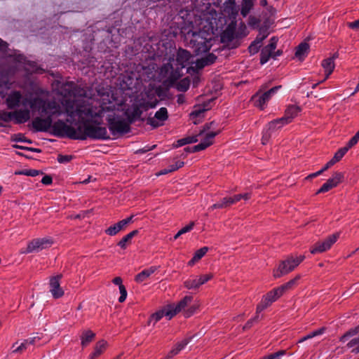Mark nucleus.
I'll return each instance as SVG.
<instances>
[{
  "mask_svg": "<svg viewBox=\"0 0 359 359\" xmlns=\"http://www.w3.org/2000/svg\"><path fill=\"white\" fill-rule=\"evenodd\" d=\"M309 50V45L306 42L301 43L297 48L295 52V57L299 60H303L307 55Z\"/></svg>",
  "mask_w": 359,
  "mask_h": 359,
  "instance_id": "a878e982",
  "label": "nucleus"
},
{
  "mask_svg": "<svg viewBox=\"0 0 359 359\" xmlns=\"http://www.w3.org/2000/svg\"><path fill=\"white\" fill-rule=\"evenodd\" d=\"M348 348H353L352 352L354 353H359V337L351 339L348 344Z\"/></svg>",
  "mask_w": 359,
  "mask_h": 359,
  "instance_id": "37998d69",
  "label": "nucleus"
},
{
  "mask_svg": "<svg viewBox=\"0 0 359 359\" xmlns=\"http://www.w3.org/2000/svg\"><path fill=\"white\" fill-rule=\"evenodd\" d=\"M301 111L302 109L298 106L289 105L285 109L284 116L280 118V121L286 122L288 124L292 122Z\"/></svg>",
  "mask_w": 359,
  "mask_h": 359,
  "instance_id": "5701e85b",
  "label": "nucleus"
},
{
  "mask_svg": "<svg viewBox=\"0 0 359 359\" xmlns=\"http://www.w3.org/2000/svg\"><path fill=\"white\" fill-rule=\"evenodd\" d=\"M305 257L304 255H300L296 258H294L292 257V262H294V265L297 266L304 259Z\"/></svg>",
  "mask_w": 359,
  "mask_h": 359,
  "instance_id": "338daca9",
  "label": "nucleus"
},
{
  "mask_svg": "<svg viewBox=\"0 0 359 359\" xmlns=\"http://www.w3.org/2000/svg\"><path fill=\"white\" fill-rule=\"evenodd\" d=\"M190 78H191V83H192L191 87L193 88H197L198 87V82L200 81V78H199L198 74H196L194 76H191Z\"/></svg>",
  "mask_w": 359,
  "mask_h": 359,
  "instance_id": "4d7b16f0",
  "label": "nucleus"
},
{
  "mask_svg": "<svg viewBox=\"0 0 359 359\" xmlns=\"http://www.w3.org/2000/svg\"><path fill=\"white\" fill-rule=\"evenodd\" d=\"M28 347V345L26 344L25 341H23L20 344L17 346V348L13 350V353H22L25 350H26Z\"/></svg>",
  "mask_w": 359,
  "mask_h": 359,
  "instance_id": "603ef678",
  "label": "nucleus"
},
{
  "mask_svg": "<svg viewBox=\"0 0 359 359\" xmlns=\"http://www.w3.org/2000/svg\"><path fill=\"white\" fill-rule=\"evenodd\" d=\"M212 277L213 275L212 273L201 275L198 277V278L185 280L184 283V285L186 288L189 290H196L201 285L205 284L208 280L212 279Z\"/></svg>",
  "mask_w": 359,
  "mask_h": 359,
  "instance_id": "a211bd4d",
  "label": "nucleus"
},
{
  "mask_svg": "<svg viewBox=\"0 0 359 359\" xmlns=\"http://www.w3.org/2000/svg\"><path fill=\"white\" fill-rule=\"evenodd\" d=\"M280 118H277L269 123L268 124V130H275L276 129H279L282 128L284 125L287 124L286 122H283L280 121Z\"/></svg>",
  "mask_w": 359,
  "mask_h": 359,
  "instance_id": "4c0bfd02",
  "label": "nucleus"
},
{
  "mask_svg": "<svg viewBox=\"0 0 359 359\" xmlns=\"http://www.w3.org/2000/svg\"><path fill=\"white\" fill-rule=\"evenodd\" d=\"M15 174L35 177L36 175H39V174H42V172L40 170H38L30 169V170H25L22 171L16 172Z\"/></svg>",
  "mask_w": 359,
  "mask_h": 359,
  "instance_id": "c03bdc74",
  "label": "nucleus"
},
{
  "mask_svg": "<svg viewBox=\"0 0 359 359\" xmlns=\"http://www.w3.org/2000/svg\"><path fill=\"white\" fill-rule=\"evenodd\" d=\"M296 267L292 262V257H288L286 259L281 261L277 268L273 269V276L275 278H279L292 271Z\"/></svg>",
  "mask_w": 359,
  "mask_h": 359,
  "instance_id": "9d476101",
  "label": "nucleus"
},
{
  "mask_svg": "<svg viewBox=\"0 0 359 359\" xmlns=\"http://www.w3.org/2000/svg\"><path fill=\"white\" fill-rule=\"evenodd\" d=\"M359 333V325L355 328L349 330L341 337V341L344 342L348 337H352Z\"/></svg>",
  "mask_w": 359,
  "mask_h": 359,
  "instance_id": "49530a36",
  "label": "nucleus"
},
{
  "mask_svg": "<svg viewBox=\"0 0 359 359\" xmlns=\"http://www.w3.org/2000/svg\"><path fill=\"white\" fill-rule=\"evenodd\" d=\"M215 124V122L214 121H211L210 123H205L203 127V129L200 130V132L198 133V135H200L201 137L203 136L205 133H208V131L211 129L213 126V125Z\"/></svg>",
  "mask_w": 359,
  "mask_h": 359,
  "instance_id": "3c124183",
  "label": "nucleus"
},
{
  "mask_svg": "<svg viewBox=\"0 0 359 359\" xmlns=\"http://www.w3.org/2000/svg\"><path fill=\"white\" fill-rule=\"evenodd\" d=\"M269 306L266 304V303L262 299L261 302L257 305L256 313H259L265 309H266Z\"/></svg>",
  "mask_w": 359,
  "mask_h": 359,
  "instance_id": "680f3d73",
  "label": "nucleus"
},
{
  "mask_svg": "<svg viewBox=\"0 0 359 359\" xmlns=\"http://www.w3.org/2000/svg\"><path fill=\"white\" fill-rule=\"evenodd\" d=\"M348 27L353 29H359V19L348 23Z\"/></svg>",
  "mask_w": 359,
  "mask_h": 359,
  "instance_id": "774afa93",
  "label": "nucleus"
},
{
  "mask_svg": "<svg viewBox=\"0 0 359 359\" xmlns=\"http://www.w3.org/2000/svg\"><path fill=\"white\" fill-rule=\"evenodd\" d=\"M168 111L165 107H161L157 111L154 117H149L147 118V123L153 126L154 128L158 127L163 123L159 122H163L168 119Z\"/></svg>",
  "mask_w": 359,
  "mask_h": 359,
  "instance_id": "412c9836",
  "label": "nucleus"
},
{
  "mask_svg": "<svg viewBox=\"0 0 359 359\" xmlns=\"http://www.w3.org/2000/svg\"><path fill=\"white\" fill-rule=\"evenodd\" d=\"M260 43H256V41H254L251 43V44L248 47V50L250 54L254 55L258 53L259 48L261 47Z\"/></svg>",
  "mask_w": 359,
  "mask_h": 359,
  "instance_id": "09e8293b",
  "label": "nucleus"
},
{
  "mask_svg": "<svg viewBox=\"0 0 359 359\" xmlns=\"http://www.w3.org/2000/svg\"><path fill=\"white\" fill-rule=\"evenodd\" d=\"M13 111H0V120L9 122L14 120L15 123H23L30 118V110L27 107Z\"/></svg>",
  "mask_w": 359,
  "mask_h": 359,
  "instance_id": "423d86ee",
  "label": "nucleus"
},
{
  "mask_svg": "<svg viewBox=\"0 0 359 359\" xmlns=\"http://www.w3.org/2000/svg\"><path fill=\"white\" fill-rule=\"evenodd\" d=\"M238 199H236V195L233 197L229 198H224L222 199V203L224 208L228 207L229 205L233 204L234 203L238 201Z\"/></svg>",
  "mask_w": 359,
  "mask_h": 359,
  "instance_id": "8fccbe9b",
  "label": "nucleus"
},
{
  "mask_svg": "<svg viewBox=\"0 0 359 359\" xmlns=\"http://www.w3.org/2000/svg\"><path fill=\"white\" fill-rule=\"evenodd\" d=\"M107 346V342L105 340L102 339L96 344L94 352L100 356L103 353Z\"/></svg>",
  "mask_w": 359,
  "mask_h": 359,
  "instance_id": "ea45409f",
  "label": "nucleus"
},
{
  "mask_svg": "<svg viewBox=\"0 0 359 359\" xmlns=\"http://www.w3.org/2000/svg\"><path fill=\"white\" fill-rule=\"evenodd\" d=\"M301 278L300 275H297L293 279L290 280L287 283L282 285L281 286L277 287L279 290V292L283 294L285 291H287L292 289L297 283V281Z\"/></svg>",
  "mask_w": 359,
  "mask_h": 359,
  "instance_id": "c756f323",
  "label": "nucleus"
},
{
  "mask_svg": "<svg viewBox=\"0 0 359 359\" xmlns=\"http://www.w3.org/2000/svg\"><path fill=\"white\" fill-rule=\"evenodd\" d=\"M166 91H135L136 95L126 115L130 123L140 118L143 111L154 108L159 100H163Z\"/></svg>",
  "mask_w": 359,
  "mask_h": 359,
  "instance_id": "20e7f679",
  "label": "nucleus"
},
{
  "mask_svg": "<svg viewBox=\"0 0 359 359\" xmlns=\"http://www.w3.org/2000/svg\"><path fill=\"white\" fill-rule=\"evenodd\" d=\"M224 11L229 15H236L238 13V9L236 6L235 0H227L224 3Z\"/></svg>",
  "mask_w": 359,
  "mask_h": 359,
  "instance_id": "473e14b6",
  "label": "nucleus"
},
{
  "mask_svg": "<svg viewBox=\"0 0 359 359\" xmlns=\"http://www.w3.org/2000/svg\"><path fill=\"white\" fill-rule=\"evenodd\" d=\"M269 34L268 28L266 27H262L259 29V34L255 39V41H256V43L262 44V41L268 36Z\"/></svg>",
  "mask_w": 359,
  "mask_h": 359,
  "instance_id": "e433bc0d",
  "label": "nucleus"
},
{
  "mask_svg": "<svg viewBox=\"0 0 359 359\" xmlns=\"http://www.w3.org/2000/svg\"><path fill=\"white\" fill-rule=\"evenodd\" d=\"M53 243L52 239L49 238H36L29 243L25 251L21 253H31L33 252H39L43 249L50 248Z\"/></svg>",
  "mask_w": 359,
  "mask_h": 359,
  "instance_id": "1a4fd4ad",
  "label": "nucleus"
},
{
  "mask_svg": "<svg viewBox=\"0 0 359 359\" xmlns=\"http://www.w3.org/2000/svg\"><path fill=\"white\" fill-rule=\"evenodd\" d=\"M278 38L276 36H273L271 38L269 41V43L264 46L261 50L260 53V63L261 65H264L266 63L270 58H272V55H273V50L276 48Z\"/></svg>",
  "mask_w": 359,
  "mask_h": 359,
  "instance_id": "4468645a",
  "label": "nucleus"
},
{
  "mask_svg": "<svg viewBox=\"0 0 359 359\" xmlns=\"http://www.w3.org/2000/svg\"><path fill=\"white\" fill-rule=\"evenodd\" d=\"M138 233V230H134L126 236L122 238V239L118 243V245L122 248H126V243L129 242L134 236H135Z\"/></svg>",
  "mask_w": 359,
  "mask_h": 359,
  "instance_id": "c9c22d12",
  "label": "nucleus"
},
{
  "mask_svg": "<svg viewBox=\"0 0 359 359\" xmlns=\"http://www.w3.org/2000/svg\"><path fill=\"white\" fill-rule=\"evenodd\" d=\"M73 158L72 155H62L57 156V161L60 163H65L69 162Z\"/></svg>",
  "mask_w": 359,
  "mask_h": 359,
  "instance_id": "864d4df0",
  "label": "nucleus"
},
{
  "mask_svg": "<svg viewBox=\"0 0 359 359\" xmlns=\"http://www.w3.org/2000/svg\"><path fill=\"white\" fill-rule=\"evenodd\" d=\"M191 86V78L187 76L182 79L177 84V90H188Z\"/></svg>",
  "mask_w": 359,
  "mask_h": 359,
  "instance_id": "79ce46f5",
  "label": "nucleus"
},
{
  "mask_svg": "<svg viewBox=\"0 0 359 359\" xmlns=\"http://www.w3.org/2000/svg\"><path fill=\"white\" fill-rule=\"evenodd\" d=\"M40 339H41V338L39 337H32V338H29V339H25L24 341L29 346V345L34 344L36 341H39Z\"/></svg>",
  "mask_w": 359,
  "mask_h": 359,
  "instance_id": "0e129e2a",
  "label": "nucleus"
},
{
  "mask_svg": "<svg viewBox=\"0 0 359 359\" xmlns=\"http://www.w3.org/2000/svg\"><path fill=\"white\" fill-rule=\"evenodd\" d=\"M281 293L279 292L278 288H275L274 290L269 292L266 295L262 297V300L267 304L269 306L277 300L280 296Z\"/></svg>",
  "mask_w": 359,
  "mask_h": 359,
  "instance_id": "393cba45",
  "label": "nucleus"
},
{
  "mask_svg": "<svg viewBox=\"0 0 359 359\" xmlns=\"http://www.w3.org/2000/svg\"><path fill=\"white\" fill-rule=\"evenodd\" d=\"M198 137H201V136L198 135V133L197 135H195L188 136V137L182 138L180 140H178L177 141V143L175 145V147H180L185 144L196 143L198 141Z\"/></svg>",
  "mask_w": 359,
  "mask_h": 359,
  "instance_id": "7c9ffc66",
  "label": "nucleus"
},
{
  "mask_svg": "<svg viewBox=\"0 0 359 359\" xmlns=\"http://www.w3.org/2000/svg\"><path fill=\"white\" fill-rule=\"evenodd\" d=\"M208 251V247H203L196 250L194 255L195 257V259H198L199 261L206 254Z\"/></svg>",
  "mask_w": 359,
  "mask_h": 359,
  "instance_id": "de8ad7c7",
  "label": "nucleus"
},
{
  "mask_svg": "<svg viewBox=\"0 0 359 359\" xmlns=\"http://www.w3.org/2000/svg\"><path fill=\"white\" fill-rule=\"evenodd\" d=\"M126 227V226L123 220H121L118 222L107 229L105 230V233L109 236H113L117 234L120 231L125 229Z\"/></svg>",
  "mask_w": 359,
  "mask_h": 359,
  "instance_id": "c85d7f7f",
  "label": "nucleus"
},
{
  "mask_svg": "<svg viewBox=\"0 0 359 359\" xmlns=\"http://www.w3.org/2000/svg\"><path fill=\"white\" fill-rule=\"evenodd\" d=\"M346 152L347 148H341L337 153H335L334 156L330 161L332 162V163L334 165L342 158Z\"/></svg>",
  "mask_w": 359,
  "mask_h": 359,
  "instance_id": "a19ab883",
  "label": "nucleus"
},
{
  "mask_svg": "<svg viewBox=\"0 0 359 359\" xmlns=\"http://www.w3.org/2000/svg\"><path fill=\"white\" fill-rule=\"evenodd\" d=\"M52 182L53 179L50 175H45L41 180V182L45 185H49Z\"/></svg>",
  "mask_w": 359,
  "mask_h": 359,
  "instance_id": "69168bd1",
  "label": "nucleus"
},
{
  "mask_svg": "<svg viewBox=\"0 0 359 359\" xmlns=\"http://www.w3.org/2000/svg\"><path fill=\"white\" fill-rule=\"evenodd\" d=\"M124 91H81L76 92V100H72L74 110L77 107L82 109H90L92 117L81 118L75 114V117L81 120V123H73L76 128L68 125L62 120H57L54 128L57 133L61 136H66L72 140H86L87 137L95 140L109 139L107 128L97 125L90 124L92 121L97 123L98 119L104 116L107 111H113L117 107L122 106L126 101Z\"/></svg>",
  "mask_w": 359,
  "mask_h": 359,
  "instance_id": "f257e3e1",
  "label": "nucleus"
},
{
  "mask_svg": "<svg viewBox=\"0 0 359 359\" xmlns=\"http://www.w3.org/2000/svg\"><path fill=\"white\" fill-rule=\"evenodd\" d=\"M274 92L275 91H257L256 93L252 96L250 101L255 107L263 109L264 105L271 98Z\"/></svg>",
  "mask_w": 359,
  "mask_h": 359,
  "instance_id": "ddd939ff",
  "label": "nucleus"
},
{
  "mask_svg": "<svg viewBox=\"0 0 359 359\" xmlns=\"http://www.w3.org/2000/svg\"><path fill=\"white\" fill-rule=\"evenodd\" d=\"M325 327H321L316 331H313V332L309 333V335L311 336V339H312L316 336L323 334L325 332Z\"/></svg>",
  "mask_w": 359,
  "mask_h": 359,
  "instance_id": "e2e57ef3",
  "label": "nucleus"
},
{
  "mask_svg": "<svg viewBox=\"0 0 359 359\" xmlns=\"http://www.w3.org/2000/svg\"><path fill=\"white\" fill-rule=\"evenodd\" d=\"M191 58L192 55L188 50L183 48H179L176 55V62L179 67H177L175 69L178 68L180 73L182 74L180 70L191 63Z\"/></svg>",
  "mask_w": 359,
  "mask_h": 359,
  "instance_id": "f3484780",
  "label": "nucleus"
},
{
  "mask_svg": "<svg viewBox=\"0 0 359 359\" xmlns=\"http://www.w3.org/2000/svg\"><path fill=\"white\" fill-rule=\"evenodd\" d=\"M184 162L178 161L175 163V164L170 165L168 167L170 168V170L171 172H173L180 168H182L184 165Z\"/></svg>",
  "mask_w": 359,
  "mask_h": 359,
  "instance_id": "13d9d810",
  "label": "nucleus"
},
{
  "mask_svg": "<svg viewBox=\"0 0 359 359\" xmlns=\"http://www.w3.org/2000/svg\"><path fill=\"white\" fill-rule=\"evenodd\" d=\"M205 32H193L189 43L196 55L207 53L212 46L211 38L205 37Z\"/></svg>",
  "mask_w": 359,
  "mask_h": 359,
  "instance_id": "39448f33",
  "label": "nucleus"
},
{
  "mask_svg": "<svg viewBox=\"0 0 359 359\" xmlns=\"http://www.w3.org/2000/svg\"><path fill=\"white\" fill-rule=\"evenodd\" d=\"M339 236V233H336L330 236L323 241L317 242L311 249V253H322L328 250L331 246L337 241Z\"/></svg>",
  "mask_w": 359,
  "mask_h": 359,
  "instance_id": "f8f14e48",
  "label": "nucleus"
},
{
  "mask_svg": "<svg viewBox=\"0 0 359 359\" xmlns=\"http://www.w3.org/2000/svg\"><path fill=\"white\" fill-rule=\"evenodd\" d=\"M216 97V96H212L206 101H203L202 104L194 106V110L190 114V117L193 120L194 124L198 125L200 123L201 120H198V118H200L205 111L211 109V104Z\"/></svg>",
  "mask_w": 359,
  "mask_h": 359,
  "instance_id": "9b49d317",
  "label": "nucleus"
},
{
  "mask_svg": "<svg viewBox=\"0 0 359 359\" xmlns=\"http://www.w3.org/2000/svg\"><path fill=\"white\" fill-rule=\"evenodd\" d=\"M254 0H243L241 13L243 17H246L252 8Z\"/></svg>",
  "mask_w": 359,
  "mask_h": 359,
  "instance_id": "f704fd0d",
  "label": "nucleus"
},
{
  "mask_svg": "<svg viewBox=\"0 0 359 359\" xmlns=\"http://www.w3.org/2000/svg\"><path fill=\"white\" fill-rule=\"evenodd\" d=\"M95 334L91 330H86L83 332L81 337L82 346H87L95 337Z\"/></svg>",
  "mask_w": 359,
  "mask_h": 359,
  "instance_id": "72a5a7b5",
  "label": "nucleus"
},
{
  "mask_svg": "<svg viewBox=\"0 0 359 359\" xmlns=\"http://www.w3.org/2000/svg\"><path fill=\"white\" fill-rule=\"evenodd\" d=\"M344 174L342 172H336L333 174L332 177L328 179L325 183L323 184L321 188L317 191V194L325 193L336 187L343 180Z\"/></svg>",
  "mask_w": 359,
  "mask_h": 359,
  "instance_id": "2eb2a0df",
  "label": "nucleus"
},
{
  "mask_svg": "<svg viewBox=\"0 0 359 359\" xmlns=\"http://www.w3.org/2000/svg\"><path fill=\"white\" fill-rule=\"evenodd\" d=\"M219 131L218 132H208L205 133V136L201 140V142L195 145L192 147L193 152H198L202 150L205 149L207 147H210L213 144V139L217 135H218Z\"/></svg>",
  "mask_w": 359,
  "mask_h": 359,
  "instance_id": "6ab92c4d",
  "label": "nucleus"
},
{
  "mask_svg": "<svg viewBox=\"0 0 359 359\" xmlns=\"http://www.w3.org/2000/svg\"><path fill=\"white\" fill-rule=\"evenodd\" d=\"M359 140V137L356 136L355 135L349 140V142L347 144V146L344 147V148H347V151L348 149L357 144V142Z\"/></svg>",
  "mask_w": 359,
  "mask_h": 359,
  "instance_id": "6e6d98bb",
  "label": "nucleus"
},
{
  "mask_svg": "<svg viewBox=\"0 0 359 359\" xmlns=\"http://www.w3.org/2000/svg\"><path fill=\"white\" fill-rule=\"evenodd\" d=\"M10 91L6 98V103L8 109H15L19 106L29 107L33 111H38L45 118L36 117L32 121V127L36 131L46 132L50 128L53 129L54 134L57 137H62L57 133L54 128L55 121L53 123L54 116H60L65 113L69 116L67 122L73 123L72 119L75 118V114L81 118L92 117L90 109H82L77 107L74 110L72 100H76V91H56L52 97H45L42 93L43 91ZM80 93L81 91H77Z\"/></svg>",
  "mask_w": 359,
  "mask_h": 359,
  "instance_id": "f03ea898",
  "label": "nucleus"
},
{
  "mask_svg": "<svg viewBox=\"0 0 359 359\" xmlns=\"http://www.w3.org/2000/svg\"><path fill=\"white\" fill-rule=\"evenodd\" d=\"M259 22V20L255 16H250L248 20V24L252 27H255Z\"/></svg>",
  "mask_w": 359,
  "mask_h": 359,
  "instance_id": "bf43d9fd",
  "label": "nucleus"
},
{
  "mask_svg": "<svg viewBox=\"0 0 359 359\" xmlns=\"http://www.w3.org/2000/svg\"><path fill=\"white\" fill-rule=\"evenodd\" d=\"M195 225V223L194 222H191L188 225L185 226L182 229H181L173 237L174 240H177L180 236H182L184 233H188L191 231L194 226Z\"/></svg>",
  "mask_w": 359,
  "mask_h": 359,
  "instance_id": "58836bf2",
  "label": "nucleus"
},
{
  "mask_svg": "<svg viewBox=\"0 0 359 359\" xmlns=\"http://www.w3.org/2000/svg\"><path fill=\"white\" fill-rule=\"evenodd\" d=\"M119 291H120L121 296L118 298V302L120 303H122L126 300V299L127 297V291H126V289L124 285L120 286Z\"/></svg>",
  "mask_w": 359,
  "mask_h": 359,
  "instance_id": "5fc2aeb1",
  "label": "nucleus"
},
{
  "mask_svg": "<svg viewBox=\"0 0 359 359\" xmlns=\"http://www.w3.org/2000/svg\"><path fill=\"white\" fill-rule=\"evenodd\" d=\"M236 28V22L231 21L221 34V41L223 43H228L234 39Z\"/></svg>",
  "mask_w": 359,
  "mask_h": 359,
  "instance_id": "4be33fe9",
  "label": "nucleus"
},
{
  "mask_svg": "<svg viewBox=\"0 0 359 359\" xmlns=\"http://www.w3.org/2000/svg\"><path fill=\"white\" fill-rule=\"evenodd\" d=\"M169 311L168 306L165 307L164 309L159 311L154 314H152L149 320L148 324L150 325L152 322H154V325L160 320L163 316H168L166 314Z\"/></svg>",
  "mask_w": 359,
  "mask_h": 359,
  "instance_id": "2f4dec72",
  "label": "nucleus"
},
{
  "mask_svg": "<svg viewBox=\"0 0 359 359\" xmlns=\"http://www.w3.org/2000/svg\"><path fill=\"white\" fill-rule=\"evenodd\" d=\"M157 270V267L156 266H151L147 269H145L138 273L135 276V281L137 283H142L144 280H145L147 278H148L152 273H154Z\"/></svg>",
  "mask_w": 359,
  "mask_h": 359,
  "instance_id": "bb28decb",
  "label": "nucleus"
},
{
  "mask_svg": "<svg viewBox=\"0 0 359 359\" xmlns=\"http://www.w3.org/2000/svg\"><path fill=\"white\" fill-rule=\"evenodd\" d=\"M136 71L127 72L118 78L120 84L118 90H141L142 82L151 80L162 82L165 87L170 88L181 76L179 69H174L170 62L164 64L158 72L154 62L148 66L138 65Z\"/></svg>",
  "mask_w": 359,
  "mask_h": 359,
  "instance_id": "7ed1b4c3",
  "label": "nucleus"
},
{
  "mask_svg": "<svg viewBox=\"0 0 359 359\" xmlns=\"http://www.w3.org/2000/svg\"><path fill=\"white\" fill-rule=\"evenodd\" d=\"M62 274L52 276L50 278L49 285L50 292L55 299H59L64 295V290L60 287V280L62 278Z\"/></svg>",
  "mask_w": 359,
  "mask_h": 359,
  "instance_id": "dca6fc26",
  "label": "nucleus"
},
{
  "mask_svg": "<svg viewBox=\"0 0 359 359\" xmlns=\"http://www.w3.org/2000/svg\"><path fill=\"white\" fill-rule=\"evenodd\" d=\"M285 353L286 351L285 350H280L276 353L264 356L261 359H280L281 356L285 354Z\"/></svg>",
  "mask_w": 359,
  "mask_h": 359,
  "instance_id": "a18cd8bd",
  "label": "nucleus"
},
{
  "mask_svg": "<svg viewBox=\"0 0 359 359\" xmlns=\"http://www.w3.org/2000/svg\"><path fill=\"white\" fill-rule=\"evenodd\" d=\"M322 67H323L325 72V79H327L332 73L335 67L333 58H326L323 60L322 62Z\"/></svg>",
  "mask_w": 359,
  "mask_h": 359,
  "instance_id": "cd10ccee",
  "label": "nucleus"
},
{
  "mask_svg": "<svg viewBox=\"0 0 359 359\" xmlns=\"http://www.w3.org/2000/svg\"><path fill=\"white\" fill-rule=\"evenodd\" d=\"M196 310V306H192L189 307L188 309L184 311V315L186 318H189L194 313Z\"/></svg>",
  "mask_w": 359,
  "mask_h": 359,
  "instance_id": "052dcab7",
  "label": "nucleus"
},
{
  "mask_svg": "<svg viewBox=\"0 0 359 359\" xmlns=\"http://www.w3.org/2000/svg\"><path fill=\"white\" fill-rule=\"evenodd\" d=\"M107 120L109 130L114 135L126 133L129 130L128 123L123 118L116 116L114 112L107 115Z\"/></svg>",
  "mask_w": 359,
  "mask_h": 359,
  "instance_id": "0eeeda50",
  "label": "nucleus"
},
{
  "mask_svg": "<svg viewBox=\"0 0 359 359\" xmlns=\"http://www.w3.org/2000/svg\"><path fill=\"white\" fill-rule=\"evenodd\" d=\"M54 80L52 81V90H85L83 87L79 86L74 81L65 80L57 74L56 76L53 74Z\"/></svg>",
  "mask_w": 359,
  "mask_h": 359,
  "instance_id": "6e6552de",
  "label": "nucleus"
},
{
  "mask_svg": "<svg viewBox=\"0 0 359 359\" xmlns=\"http://www.w3.org/2000/svg\"><path fill=\"white\" fill-rule=\"evenodd\" d=\"M217 59V57L213 53H209L203 57L198 60L196 62V67L202 69L205 66L213 64Z\"/></svg>",
  "mask_w": 359,
  "mask_h": 359,
  "instance_id": "b1692460",
  "label": "nucleus"
},
{
  "mask_svg": "<svg viewBox=\"0 0 359 359\" xmlns=\"http://www.w3.org/2000/svg\"><path fill=\"white\" fill-rule=\"evenodd\" d=\"M192 297L186 296L184 297L177 305L170 304L168 305L169 311L166 313L169 319H171L179 312L182 311L188 304L191 302Z\"/></svg>",
  "mask_w": 359,
  "mask_h": 359,
  "instance_id": "aec40b11",
  "label": "nucleus"
}]
</instances>
